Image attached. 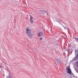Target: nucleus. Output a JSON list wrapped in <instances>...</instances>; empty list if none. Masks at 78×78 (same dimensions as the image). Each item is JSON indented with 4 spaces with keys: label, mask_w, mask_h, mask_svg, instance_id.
I'll return each instance as SVG.
<instances>
[{
    "label": "nucleus",
    "mask_w": 78,
    "mask_h": 78,
    "mask_svg": "<svg viewBox=\"0 0 78 78\" xmlns=\"http://www.w3.org/2000/svg\"><path fill=\"white\" fill-rule=\"evenodd\" d=\"M61 21H62V20H61Z\"/></svg>",
    "instance_id": "a211bd4d"
},
{
    "label": "nucleus",
    "mask_w": 78,
    "mask_h": 78,
    "mask_svg": "<svg viewBox=\"0 0 78 78\" xmlns=\"http://www.w3.org/2000/svg\"><path fill=\"white\" fill-rule=\"evenodd\" d=\"M57 44L58 45V44Z\"/></svg>",
    "instance_id": "aec40b11"
},
{
    "label": "nucleus",
    "mask_w": 78,
    "mask_h": 78,
    "mask_svg": "<svg viewBox=\"0 0 78 78\" xmlns=\"http://www.w3.org/2000/svg\"><path fill=\"white\" fill-rule=\"evenodd\" d=\"M62 27H64L65 28H66V27H64V26H62Z\"/></svg>",
    "instance_id": "4468645a"
},
{
    "label": "nucleus",
    "mask_w": 78,
    "mask_h": 78,
    "mask_svg": "<svg viewBox=\"0 0 78 78\" xmlns=\"http://www.w3.org/2000/svg\"><path fill=\"white\" fill-rule=\"evenodd\" d=\"M73 75V73H72Z\"/></svg>",
    "instance_id": "6ab92c4d"
},
{
    "label": "nucleus",
    "mask_w": 78,
    "mask_h": 78,
    "mask_svg": "<svg viewBox=\"0 0 78 78\" xmlns=\"http://www.w3.org/2000/svg\"><path fill=\"white\" fill-rule=\"evenodd\" d=\"M58 23H60V24H61V25L62 24H61V22H60V21H58Z\"/></svg>",
    "instance_id": "9b49d317"
},
{
    "label": "nucleus",
    "mask_w": 78,
    "mask_h": 78,
    "mask_svg": "<svg viewBox=\"0 0 78 78\" xmlns=\"http://www.w3.org/2000/svg\"><path fill=\"white\" fill-rule=\"evenodd\" d=\"M75 39H76V41H78V38L76 37V38H75Z\"/></svg>",
    "instance_id": "f8f14e48"
},
{
    "label": "nucleus",
    "mask_w": 78,
    "mask_h": 78,
    "mask_svg": "<svg viewBox=\"0 0 78 78\" xmlns=\"http://www.w3.org/2000/svg\"><path fill=\"white\" fill-rule=\"evenodd\" d=\"M56 22H58V21H57V20H56Z\"/></svg>",
    "instance_id": "dca6fc26"
},
{
    "label": "nucleus",
    "mask_w": 78,
    "mask_h": 78,
    "mask_svg": "<svg viewBox=\"0 0 78 78\" xmlns=\"http://www.w3.org/2000/svg\"><path fill=\"white\" fill-rule=\"evenodd\" d=\"M68 53H69V51H68Z\"/></svg>",
    "instance_id": "f3484780"
},
{
    "label": "nucleus",
    "mask_w": 78,
    "mask_h": 78,
    "mask_svg": "<svg viewBox=\"0 0 78 78\" xmlns=\"http://www.w3.org/2000/svg\"><path fill=\"white\" fill-rule=\"evenodd\" d=\"M66 72L67 71H68V73L70 74V75H72V70H71V69L69 66L67 67L66 68Z\"/></svg>",
    "instance_id": "f03ea898"
},
{
    "label": "nucleus",
    "mask_w": 78,
    "mask_h": 78,
    "mask_svg": "<svg viewBox=\"0 0 78 78\" xmlns=\"http://www.w3.org/2000/svg\"><path fill=\"white\" fill-rule=\"evenodd\" d=\"M26 33L28 34L29 37H31L33 36V35H32V34L30 32V30L29 29V27H27Z\"/></svg>",
    "instance_id": "f257e3e1"
},
{
    "label": "nucleus",
    "mask_w": 78,
    "mask_h": 78,
    "mask_svg": "<svg viewBox=\"0 0 78 78\" xmlns=\"http://www.w3.org/2000/svg\"><path fill=\"white\" fill-rule=\"evenodd\" d=\"M46 12L44 10H42L41 12V14H43V15H44V14H45V13H46Z\"/></svg>",
    "instance_id": "0eeeda50"
},
{
    "label": "nucleus",
    "mask_w": 78,
    "mask_h": 78,
    "mask_svg": "<svg viewBox=\"0 0 78 78\" xmlns=\"http://www.w3.org/2000/svg\"><path fill=\"white\" fill-rule=\"evenodd\" d=\"M6 78H12V76H11V75H10V73H9V75L7 76Z\"/></svg>",
    "instance_id": "423d86ee"
},
{
    "label": "nucleus",
    "mask_w": 78,
    "mask_h": 78,
    "mask_svg": "<svg viewBox=\"0 0 78 78\" xmlns=\"http://www.w3.org/2000/svg\"><path fill=\"white\" fill-rule=\"evenodd\" d=\"M30 21L31 23H33V22H34L33 20H31Z\"/></svg>",
    "instance_id": "9d476101"
},
{
    "label": "nucleus",
    "mask_w": 78,
    "mask_h": 78,
    "mask_svg": "<svg viewBox=\"0 0 78 78\" xmlns=\"http://www.w3.org/2000/svg\"><path fill=\"white\" fill-rule=\"evenodd\" d=\"M55 60L57 61V63L58 64H61V61L60 60L57 58H56Z\"/></svg>",
    "instance_id": "20e7f679"
},
{
    "label": "nucleus",
    "mask_w": 78,
    "mask_h": 78,
    "mask_svg": "<svg viewBox=\"0 0 78 78\" xmlns=\"http://www.w3.org/2000/svg\"><path fill=\"white\" fill-rule=\"evenodd\" d=\"M33 20V18H32V17L31 16L30 17V21L31 20Z\"/></svg>",
    "instance_id": "1a4fd4ad"
},
{
    "label": "nucleus",
    "mask_w": 78,
    "mask_h": 78,
    "mask_svg": "<svg viewBox=\"0 0 78 78\" xmlns=\"http://www.w3.org/2000/svg\"><path fill=\"white\" fill-rule=\"evenodd\" d=\"M76 66L78 68V61L76 62Z\"/></svg>",
    "instance_id": "6e6552de"
},
{
    "label": "nucleus",
    "mask_w": 78,
    "mask_h": 78,
    "mask_svg": "<svg viewBox=\"0 0 78 78\" xmlns=\"http://www.w3.org/2000/svg\"><path fill=\"white\" fill-rule=\"evenodd\" d=\"M0 68H2V66L0 65Z\"/></svg>",
    "instance_id": "2eb2a0df"
},
{
    "label": "nucleus",
    "mask_w": 78,
    "mask_h": 78,
    "mask_svg": "<svg viewBox=\"0 0 78 78\" xmlns=\"http://www.w3.org/2000/svg\"><path fill=\"white\" fill-rule=\"evenodd\" d=\"M40 39H41V40H42V37H41L40 38Z\"/></svg>",
    "instance_id": "ddd939ff"
},
{
    "label": "nucleus",
    "mask_w": 78,
    "mask_h": 78,
    "mask_svg": "<svg viewBox=\"0 0 78 78\" xmlns=\"http://www.w3.org/2000/svg\"><path fill=\"white\" fill-rule=\"evenodd\" d=\"M75 54L76 56L74 59V61H76V60H78V52L77 51H75Z\"/></svg>",
    "instance_id": "7ed1b4c3"
},
{
    "label": "nucleus",
    "mask_w": 78,
    "mask_h": 78,
    "mask_svg": "<svg viewBox=\"0 0 78 78\" xmlns=\"http://www.w3.org/2000/svg\"><path fill=\"white\" fill-rule=\"evenodd\" d=\"M39 36L40 37H42L44 36V34L42 32H40L39 34H38Z\"/></svg>",
    "instance_id": "39448f33"
}]
</instances>
